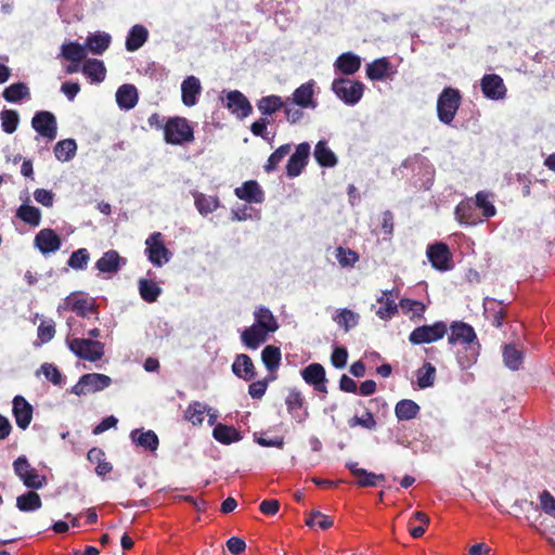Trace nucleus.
Instances as JSON below:
<instances>
[{
    "label": "nucleus",
    "instance_id": "nucleus-1",
    "mask_svg": "<svg viewBox=\"0 0 555 555\" xmlns=\"http://www.w3.org/2000/svg\"><path fill=\"white\" fill-rule=\"evenodd\" d=\"M164 138L171 145H183L194 140V131L184 117H171L164 126Z\"/></svg>",
    "mask_w": 555,
    "mask_h": 555
},
{
    "label": "nucleus",
    "instance_id": "nucleus-2",
    "mask_svg": "<svg viewBox=\"0 0 555 555\" xmlns=\"http://www.w3.org/2000/svg\"><path fill=\"white\" fill-rule=\"evenodd\" d=\"M69 350L79 359L96 362L105 353L104 344L90 338H69L66 339Z\"/></svg>",
    "mask_w": 555,
    "mask_h": 555
},
{
    "label": "nucleus",
    "instance_id": "nucleus-3",
    "mask_svg": "<svg viewBox=\"0 0 555 555\" xmlns=\"http://www.w3.org/2000/svg\"><path fill=\"white\" fill-rule=\"evenodd\" d=\"M364 85L361 81L348 78H335L331 89L334 94L345 104L353 106L360 102L364 93Z\"/></svg>",
    "mask_w": 555,
    "mask_h": 555
},
{
    "label": "nucleus",
    "instance_id": "nucleus-4",
    "mask_svg": "<svg viewBox=\"0 0 555 555\" xmlns=\"http://www.w3.org/2000/svg\"><path fill=\"white\" fill-rule=\"evenodd\" d=\"M461 104V94L457 89L446 88L437 101V114L441 122L450 125Z\"/></svg>",
    "mask_w": 555,
    "mask_h": 555
},
{
    "label": "nucleus",
    "instance_id": "nucleus-5",
    "mask_svg": "<svg viewBox=\"0 0 555 555\" xmlns=\"http://www.w3.org/2000/svg\"><path fill=\"white\" fill-rule=\"evenodd\" d=\"M13 469L24 486L29 489L39 490L46 485V477L39 475L24 455L13 462Z\"/></svg>",
    "mask_w": 555,
    "mask_h": 555
},
{
    "label": "nucleus",
    "instance_id": "nucleus-6",
    "mask_svg": "<svg viewBox=\"0 0 555 555\" xmlns=\"http://www.w3.org/2000/svg\"><path fill=\"white\" fill-rule=\"evenodd\" d=\"M112 384V378L101 373H87L83 374L76 385L70 389V392L76 396H85L90 392L101 391Z\"/></svg>",
    "mask_w": 555,
    "mask_h": 555
},
{
    "label": "nucleus",
    "instance_id": "nucleus-7",
    "mask_svg": "<svg viewBox=\"0 0 555 555\" xmlns=\"http://www.w3.org/2000/svg\"><path fill=\"white\" fill-rule=\"evenodd\" d=\"M447 332V324L443 321H437L431 325L414 328L409 335V340L413 345L430 344L441 339Z\"/></svg>",
    "mask_w": 555,
    "mask_h": 555
},
{
    "label": "nucleus",
    "instance_id": "nucleus-8",
    "mask_svg": "<svg viewBox=\"0 0 555 555\" xmlns=\"http://www.w3.org/2000/svg\"><path fill=\"white\" fill-rule=\"evenodd\" d=\"M145 245V254L153 266L163 267L165 263L169 262L171 253L165 246L160 232L151 234L146 238Z\"/></svg>",
    "mask_w": 555,
    "mask_h": 555
},
{
    "label": "nucleus",
    "instance_id": "nucleus-9",
    "mask_svg": "<svg viewBox=\"0 0 555 555\" xmlns=\"http://www.w3.org/2000/svg\"><path fill=\"white\" fill-rule=\"evenodd\" d=\"M31 127L40 137L48 141L55 140L57 135L56 118L51 112H37L31 119Z\"/></svg>",
    "mask_w": 555,
    "mask_h": 555
},
{
    "label": "nucleus",
    "instance_id": "nucleus-10",
    "mask_svg": "<svg viewBox=\"0 0 555 555\" xmlns=\"http://www.w3.org/2000/svg\"><path fill=\"white\" fill-rule=\"evenodd\" d=\"M366 77L372 81L392 80L397 74V67L388 57H379L366 64Z\"/></svg>",
    "mask_w": 555,
    "mask_h": 555
},
{
    "label": "nucleus",
    "instance_id": "nucleus-11",
    "mask_svg": "<svg viewBox=\"0 0 555 555\" xmlns=\"http://www.w3.org/2000/svg\"><path fill=\"white\" fill-rule=\"evenodd\" d=\"M222 101L224 102V106L240 119L251 114L253 107L248 99L238 90L227 92Z\"/></svg>",
    "mask_w": 555,
    "mask_h": 555
},
{
    "label": "nucleus",
    "instance_id": "nucleus-12",
    "mask_svg": "<svg viewBox=\"0 0 555 555\" xmlns=\"http://www.w3.org/2000/svg\"><path fill=\"white\" fill-rule=\"evenodd\" d=\"M34 245L47 256L56 253L61 248L62 241L54 230L47 228L36 234Z\"/></svg>",
    "mask_w": 555,
    "mask_h": 555
},
{
    "label": "nucleus",
    "instance_id": "nucleus-13",
    "mask_svg": "<svg viewBox=\"0 0 555 555\" xmlns=\"http://www.w3.org/2000/svg\"><path fill=\"white\" fill-rule=\"evenodd\" d=\"M480 87L487 99L499 101L503 100L506 95V87L499 75H485L480 81Z\"/></svg>",
    "mask_w": 555,
    "mask_h": 555
},
{
    "label": "nucleus",
    "instance_id": "nucleus-14",
    "mask_svg": "<svg viewBox=\"0 0 555 555\" xmlns=\"http://www.w3.org/2000/svg\"><path fill=\"white\" fill-rule=\"evenodd\" d=\"M310 155V144L308 142L300 143L293 155H291L286 172L289 178L298 177L308 163Z\"/></svg>",
    "mask_w": 555,
    "mask_h": 555
},
{
    "label": "nucleus",
    "instance_id": "nucleus-15",
    "mask_svg": "<svg viewBox=\"0 0 555 555\" xmlns=\"http://www.w3.org/2000/svg\"><path fill=\"white\" fill-rule=\"evenodd\" d=\"M314 87L315 81L309 80L296 88L289 98L293 104L301 108L314 109L318 106V102L314 99Z\"/></svg>",
    "mask_w": 555,
    "mask_h": 555
},
{
    "label": "nucleus",
    "instance_id": "nucleus-16",
    "mask_svg": "<svg viewBox=\"0 0 555 555\" xmlns=\"http://www.w3.org/2000/svg\"><path fill=\"white\" fill-rule=\"evenodd\" d=\"M451 334L448 337L449 344L467 346L478 343L474 328L464 322H453L450 326Z\"/></svg>",
    "mask_w": 555,
    "mask_h": 555
},
{
    "label": "nucleus",
    "instance_id": "nucleus-17",
    "mask_svg": "<svg viewBox=\"0 0 555 555\" xmlns=\"http://www.w3.org/2000/svg\"><path fill=\"white\" fill-rule=\"evenodd\" d=\"M431 266L439 271L449 270L451 256L448 246L444 243L429 245L426 251Z\"/></svg>",
    "mask_w": 555,
    "mask_h": 555
},
{
    "label": "nucleus",
    "instance_id": "nucleus-18",
    "mask_svg": "<svg viewBox=\"0 0 555 555\" xmlns=\"http://www.w3.org/2000/svg\"><path fill=\"white\" fill-rule=\"evenodd\" d=\"M126 264V259L114 250L105 251L95 262V269L103 274H115Z\"/></svg>",
    "mask_w": 555,
    "mask_h": 555
},
{
    "label": "nucleus",
    "instance_id": "nucleus-19",
    "mask_svg": "<svg viewBox=\"0 0 555 555\" xmlns=\"http://www.w3.org/2000/svg\"><path fill=\"white\" fill-rule=\"evenodd\" d=\"M301 376L307 384L313 386L314 390L323 393L327 392L325 370L321 364H309L301 371Z\"/></svg>",
    "mask_w": 555,
    "mask_h": 555
},
{
    "label": "nucleus",
    "instance_id": "nucleus-20",
    "mask_svg": "<svg viewBox=\"0 0 555 555\" xmlns=\"http://www.w3.org/2000/svg\"><path fill=\"white\" fill-rule=\"evenodd\" d=\"M477 207L474 203V199L467 198L457 204L455 207V219L465 225H476L482 222V219L478 216L476 211Z\"/></svg>",
    "mask_w": 555,
    "mask_h": 555
},
{
    "label": "nucleus",
    "instance_id": "nucleus-21",
    "mask_svg": "<svg viewBox=\"0 0 555 555\" xmlns=\"http://www.w3.org/2000/svg\"><path fill=\"white\" fill-rule=\"evenodd\" d=\"M202 85L197 77L188 76L181 83V100L188 107H193L198 102Z\"/></svg>",
    "mask_w": 555,
    "mask_h": 555
},
{
    "label": "nucleus",
    "instance_id": "nucleus-22",
    "mask_svg": "<svg viewBox=\"0 0 555 555\" xmlns=\"http://www.w3.org/2000/svg\"><path fill=\"white\" fill-rule=\"evenodd\" d=\"M13 415L16 425L25 430L33 420V406L22 396H15L13 399Z\"/></svg>",
    "mask_w": 555,
    "mask_h": 555
},
{
    "label": "nucleus",
    "instance_id": "nucleus-23",
    "mask_svg": "<svg viewBox=\"0 0 555 555\" xmlns=\"http://www.w3.org/2000/svg\"><path fill=\"white\" fill-rule=\"evenodd\" d=\"M269 334V332L253 323L242 332L241 339L246 348L256 350L267 341Z\"/></svg>",
    "mask_w": 555,
    "mask_h": 555
},
{
    "label": "nucleus",
    "instance_id": "nucleus-24",
    "mask_svg": "<svg viewBox=\"0 0 555 555\" xmlns=\"http://www.w3.org/2000/svg\"><path fill=\"white\" fill-rule=\"evenodd\" d=\"M285 404L288 413L297 423H304L308 417V412L304 409V398L300 391L293 389L288 392Z\"/></svg>",
    "mask_w": 555,
    "mask_h": 555
},
{
    "label": "nucleus",
    "instance_id": "nucleus-25",
    "mask_svg": "<svg viewBox=\"0 0 555 555\" xmlns=\"http://www.w3.org/2000/svg\"><path fill=\"white\" fill-rule=\"evenodd\" d=\"M235 195L247 203H262L264 199V194L255 180H249L244 182L241 186L234 190Z\"/></svg>",
    "mask_w": 555,
    "mask_h": 555
},
{
    "label": "nucleus",
    "instance_id": "nucleus-26",
    "mask_svg": "<svg viewBox=\"0 0 555 555\" xmlns=\"http://www.w3.org/2000/svg\"><path fill=\"white\" fill-rule=\"evenodd\" d=\"M362 60L352 52L340 54L334 62V68L343 75L350 76L356 74L361 67Z\"/></svg>",
    "mask_w": 555,
    "mask_h": 555
},
{
    "label": "nucleus",
    "instance_id": "nucleus-27",
    "mask_svg": "<svg viewBox=\"0 0 555 555\" xmlns=\"http://www.w3.org/2000/svg\"><path fill=\"white\" fill-rule=\"evenodd\" d=\"M380 307L376 310V315L384 321L392 319L398 312V305L393 297V291H383L377 297Z\"/></svg>",
    "mask_w": 555,
    "mask_h": 555
},
{
    "label": "nucleus",
    "instance_id": "nucleus-28",
    "mask_svg": "<svg viewBox=\"0 0 555 555\" xmlns=\"http://www.w3.org/2000/svg\"><path fill=\"white\" fill-rule=\"evenodd\" d=\"M130 439L134 444L149 451H156L159 444L157 435L151 429H133L130 433Z\"/></svg>",
    "mask_w": 555,
    "mask_h": 555
},
{
    "label": "nucleus",
    "instance_id": "nucleus-29",
    "mask_svg": "<svg viewBox=\"0 0 555 555\" xmlns=\"http://www.w3.org/2000/svg\"><path fill=\"white\" fill-rule=\"evenodd\" d=\"M254 323L270 334L276 332L279 328L278 320L271 310L263 306L254 311Z\"/></svg>",
    "mask_w": 555,
    "mask_h": 555
},
{
    "label": "nucleus",
    "instance_id": "nucleus-30",
    "mask_svg": "<svg viewBox=\"0 0 555 555\" xmlns=\"http://www.w3.org/2000/svg\"><path fill=\"white\" fill-rule=\"evenodd\" d=\"M138 91L133 85H122L116 92V102L121 109L129 111L138 103Z\"/></svg>",
    "mask_w": 555,
    "mask_h": 555
},
{
    "label": "nucleus",
    "instance_id": "nucleus-31",
    "mask_svg": "<svg viewBox=\"0 0 555 555\" xmlns=\"http://www.w3.org/2000/svg\"><path fill=\"white\" fill-rule=\"evenodd\" d=\"M233 373L244 380H251L255 377V367L253 361L247 354H238L233 364H232Z\"/></svg>",
    "mask_w": 555,
    "mask_h": 555
},
{
    "label": "nucleus",
    "instance_id": "nucleus-32",
    "mask_svg": "<svg viewBox=\"0 0 555 555\" xmlns=\"http://www.w3.org/2000/svg\"><path fill=\"white\" fill-rule=\"evenodd\" d=\"M112 37L104 31H96L87 37L86 48L93 54H103L109 47Z\"/></svg>",
    "mask_w": 555,
    "mask_h": 555
},
{
    "label": "nucleus",
    "instance_id": "nucleus-33",
    "mask_svg": "<svg viewBox=\"0 0 555 555\" xmlns=\"http://www.w3.org/2000/svg\"><path fill=\"white\" fill-rule=\"evenodd\" d=\"M149 38V30L143 25L137 24L131 27L126 38L127 51L133 52L140 49Z\"/></svg>",
    "mask_w": 555,
    "mask_h": 555
},
{
    "label": "nucleus",
    "instance_id": "nucleus-34",
    "mask_svg": "<svg viewBox=\"0 0 555 555\" xmlns=\"http://www.w3.org/2000/svg\"><path fill=\"white\" fill-rule=\"evenodd\" d=\"M193 198L195 207L202 216L214 212L220 206V201L217 196L206 195L195 191L193 192Z\"/></svg>",
    "mask_w": 555,
    "mask_h": 555
},
{
    "label": "nucleus",
    "instance_id": "nucleus-35",
    "mask_svg": "<svg viewBox=\"0 0 555 555\" xmlns=\"http://www.w3.org/2000/svg\"><path fill=\"white\" fill-rule=\"evenodd\" d=\"M2 96L9 103H18L23 100H29L30 91L25 82H16L5 88Z\"/></svg>",
    "mask_w": 555,
    "mask_h": 555
},
{
    "label": "nucleus",
    "instance_id": "nucleus-36",
    "mask_svg": "<svg viewBox=\"0 0 555 555\" xmlns=\"http://www.w3.org/2000/svg\"><path fill=\"white\" fill-rule=\"evenodd\" d=\"M81 70L92 82H102L105 79L106 69L104 63L100 60H87Z\"/></svg>",
    "mask_w": 555,
    "mask_h": 555
},
{
    "label": "nucleus",
    "instance_id": "nucleus-37",
    "mask_svg": "<svg viewBox=\"0 0 555 555\" xmlns=\"http://www.w3.org/2000/svg\"><path fill=\"white\" fill-rule=\"evenodd\" d=\"M212 437L223 444H231L242 439L240 431H237L233 426H228L224 424L215 425Z\"/></svg>",
    "mask_w": 555,
    "mask_h": 555
},
{
    "label": "nucleus",
    "instance_id": "nucleus-38",
    "mask_svg": "<svg viewBox=\"0 0 555 555\" xmlns=\"http://www.w3.org/2000/svg\"><path fill=\"white\" fill-rule=\"evenodd\" d=\"M420 405L410 399H402L395 406V414L399 421H411L420 413Z\"/></svg>",
    "mask_w": 555,
    "mask_h": 555
},
{
    "label": "nucleus",
    "instance_id": "nucleus-39",
    "mask_svg": "<svg viewBox=\"0 0 555 555\" xmlns=\"http://www.w3.org/2000/svg\"><path fill=\"white\" fill-rule=\"evenodd\" d=\"M359 319L358 313L347 308L337 309L333 315V321L346 332L356 327L359 323Z\"/></svg>",
    "mask_w": 555,
    "mask_h": 555
},
{
    "label": "nucleus",
    "instance_id": "nucleus-40",
    "mask_svg": "<svg viewBox=\"0 0 555 555\" xmlns=\"http://www.w3.org/2000/svg\"><path fill=\"white\" fill-rule=\"evenodd\" d=\"M42 506L40 495L35 491H28L16 498V507L24 513L38 511Z\"/></svg>",
    "mask_w": 555,
    "mask_h": 555
},
{
    "label": "nucleus",
    "instance_id": "nucleus-41",
    "mask_svg": "<svg viewBox=\"0 0 555 555\" xmlns=\"http://www.w3.org/2000/svg\"><path fill=\"white\" fill-rule=\"evenodd\" d=\"M86 44L66 42L62 44L61 55L72 63H80L87 56Z\"/></svg>",
    "mask_w": 555,
    "mask_h": 555
},
{
    "label": "nucleus",
    "instance_id": "nucleus-42",
    "mask_svg": "<svg viewBox=\"0 0 555 555\" xmlns=\"http://www.w3.org/2000/svg\"><path fill=\"white\" fill-rule=\"evenodd\" d=\"M77 152V143L74 139H64L54 146V155L59 162L65 163L73 159Z\"/></svg>",
    "mask_w": 555,
    "mask_h": 555
},
{
    "label": "nucleus",
    "instance_id": "nucleus-43",
    "mask_svg": "<svg viewBox=\"0 0 555 555\" xmlns=\"http://www.w3.org/2000/svg\"><path fill=\"white\" fill-rule=\"evenodd\" d=\"M61 309H69L76 312L77 315L85 318L91 312L92 306L87 299L77 298L72 295L66 298L63 305L59 306V310Z\"/></svg>",
    "mask_w": 555,
    "mask_h": 555
},
{
    "label": "nucleus",
    "instance_id": "nucleus-44",
    "mask_svg": "<svg viewBox=\"0 0 555 555\" xmlns=\"http://www.w3.org/2000/svg\"><path fill=\"white\" fill-rule=\"evenodd\" d=\"M478 356V343L462 346V349L457 351V362L462 369H468L477 361Z\"/></svg>",
    "mask_w": 555,
    "mask_h": 555
},
{
    "label": "nucleus",
    "instance_id": "nucleus-45",
    "mask_svg": "<svg viewBox=\"0 0 555 555\" xmlns=\"http://www.w3.org/2000/svg\"><path fill=\"white\" fill-rule=\"evenodd\" d=\"M284 100L279 96V95H267V96H262L258 102H257V108L259 109V112L262 114V115H272L274 114L275 112L280 111V109H283V106H284Z\"/></svg>",
    "mask_w": 555,
    "mask_h": 555
},
{
    "label": "nucleus",
    "instance_id": "nucleus-46",
    "mask_svg": "<svg viewBox=\"0 0 555 555\" xmlns=\"http://www.w3.org/2000/svg\"><path fill=\"white\" fill-rule=\"evenodd\" d=\"M139 293L146 302H155L162 294V288L152 280L141 279L139 281Z\"/></svg>",
    "mask_w": 555,
    "mask_h": 555
},
{
    "label": "nucleus",
    "instance_id": "nucleus-47",
    "mask_svg": "<svg viewBox=\"0 0 555 555\" xmlns=\"http://www.w3.org/2000/svg\"><path fill=\"white\" fill-rule=\"evenodd\" d=\"M206 411H208V405L206 403L201 401H193L188 405L184 417L194 426H199L204 422V415Z\"/></svg>",
    "mask_w": 555,
    "mask_h": 555
},
{
    "label": "nucleus",
    "instance_id": "nucleus-48",
    "mask_svg": "<svg viewBox=\"0 0 555 555\" xmlns=\"http://www.w3.org/2000/svg\"><path fill=\"white\" fill-rule=\"evenodd\" d=\"M314 158L323 167H333L337 158L325 141H319L314 149Z\"/></svg>",
    "mask_w": 555,
    "mask_h": 555
},
{
    "label": "nucleus",
    "instance_id": "nucleus-49",
    "mask_svg": "<svg viewBox=\"0 0 555 555\" xmlns=\"http://www.w3.org/2000/svg\"><path fill=\"white\" fill-rule=\"evenodd\" d=\"M16 217L31 227H38L41 222L40 209L28 204H23L18 207Z\"/></svg>",
    "mask_w": 555,
    "mask_h": 555
},
{
    "label": "nucleus",
    "instance_id": "nucleus-50",
    "mask_svg": "<svg viewBox=\"0 0 555 555\" xmlns=\"http://www.w3.org/2000/svg\"><path fill=\"white\" fill-rule=\"evenodd\" d=\"M503 360L506 367L516 371L522 364V351L517 349L514 345H505L503 349Z\"/></svg>",
    "mask_w": 555,
    "mask_h": 555
},
{
    "label": "nucleus",
    "instance_id": "nucleus-51",
    "mask_svg": "<svg viewBox=\"0 0 555 555\" xmlns=\"http://www.w3.org/2000/svg\"><path fill=\"white\" fill-rule=\"evenodd\" d=\"M476 207L481 210L485 218H491L495 216L496 208L493 205V198L490 193L480 191L476 194L474 201Z\"/></svg>",
    "mask_w": 555,
    "mask_h": 555
},
{
    "label": "nucleus",
    "instance_id": "nucleus-52",
    "mask_svg": "<svg viewBox=\"0 0 555 555\" xmlns=\"http://www.w3.org/2000/svg\"><path fill=\"white\" fill-rule=\"evenodd\" d=\"M416 379L417 386L421 389L431 387L436 379V367L431 363L425 362L423 366L416 371Z\"/></svg>",
    "mask_w": 555,
    "mask_h": 555
},
{
    "label": "nucleus",
    "instance_id": "nucleus-53",
    "mask_svg": "<svg viewBox=\"0 0 555 555\" xmlns=\"http://www.w3.org/2000/svg\"><path fill=\"white\" fill-rule=\"evenodd\" d=\"M90 261V253L82 247L72 253L67 260V266L76 271L86 270Z\"/></svg>",
    "mask_w": 555,
    "mask_h": 555
},
{
    "label": "nucleus",
    "instance_id": "nucleus-54",
    "mask_svg": "<svg viewBox=\"0 0 555 555\" xmlns=\"http://www.w3.org/2000/svg\"><path fill=\"white\" fill-rule=\"evenodd\" d=\"M500 306L501 302H496L494 299H487L485 302V313L495 327H501L503 324L504 311Z\"/></svg>",
    "mask_w": 555,
    "mask_h": 555
},
{
    "label": "nucleus",
    "instance_id": "nucleus-55",
    "mask_svg": "<svg viewBox=\"0 0 555 555\" xmlns=\"http://www.w3.org/2000/svg\"><path fill=\"white\" fill-rule=\"evenodd\" d=\"M261 359L269 371L276 370L281 362L280 348L271 345L266 346L261 352Z\"/></svg>",
    "mask_w": 555,
    "mask_h": 555
},
{
    "label": "nucleus",
    "instance_id": "nucleus-56",
    "mask_svg": "<svg viewBox=\"0 0 555 555\" xmlns=\"http://www.w3.org/2000/svg\"><path fill=\"white\" fill-rule=\"evenodd\" d=\"M335 257L341 268H352L359 261V255L350 248L338 246Z\"/></svg>",
    "mask_w": 555,
    "mask_h": 555
},
{
    "label": "nucleus",
    "instance_id": "nucleus-57",
    "mask_svg": "<svg viewBox=\"0 0 555 555\" xmlns=\"http://www.w3.org/2000/svg\"><path fill=\"white\" fill-rule=\"evenodd\" d=\"M1 128L5 133H13L16 131L20 116L16 111L13 109H3L0 113Z\"/></svg>",
    "mask_w": 555,
    "mask_h": 555
},
{
    "label": "nucleus",
    "instance_id": "nucleus-58",
    "mask_svg": "<svg viewBox=\"0 0 555 555\" xmlns=\"http://www.w3.org/2000/svg\"><path fill=\"white\" fill-rule=\"evenodd\" d=\"M291 149V144H283L276 149L268 158L267 164L264 165V170L267 172L275 170L279 164L289 154Z\"/></svg>",
    "mask_w": 555,
    "mask_h": 555
},
{
    "label": "nucleus",
    "instance_id": "nucleus-59",
    "mask_svg": "<svg viewBox=\"0 0 555 555\" xmlns=\"http://www.w3.org/2000/svg\"><path fill=\"white\" fill-rule=\"evenodd\" d=\"M399 306L404 313H411V318H421L426 310L423 302L410 298H402Z\"/></svg>",
    "mask_w": 555,
    "mask_h": 555
},
{
    "label": "nucleus",
    "instance_id": "nucleus-60",
    "mask_svg": "<svg viewBox=\"0 0 555 555\" xmlns=\"http://www.w3.org/2000/svg\"><path fill=\"white\" fill-rule=\"evenodd\" d=\"M304 108L293 104L289 98H287L284 102L283 111L286 117V120L291 124H296L300 121L304 117Z\"/></svg>",
    "mask_w": 555,
    "mask_h": 555
},
{
    "label": "nucleus",
    "instance_id": "nucleus-61",
    "mask_svg": "<svg viewBox=\"0 0 555 555\" xmlns=\"http://www.w3.org/2000/svg\"><path fill=\"white\" fill-rule=\"evenodd\" d=\"M348 425L353 428L357 426L366 428V429H374L376 427V421L373 416V414L369 411H366L362 416H353L348 421Z\"/></svg>",
    "mask_w": 555,
    "mask_h": 555
},
{
    "label": "nucleus",
    "instance_id": "nucleus-62",
    "mask_svg": "<svg viewBox=\"0 0 555 555\" xmlns=\"http://www.w3.org/2000/svg\"><path fill=\"white\" fill-rule=\"evenodd\" d=\"M358 476L357 483L360 487H374L377 485V481L385 480L384 475H377L371 472H367L366 469H361V472H357Z\"/></svg>",
    "mask_w": 555,
    "mask_h": 555
},
{
    "label": "nucleus",
    "instance_id": "nucleus-63",
    "mask_svg": "<svg viewBox=\"0 0 555 555\" xmlns=\"http://www.w3.org/2000/svg\"><path fill=\"white\" fill-rule=\"evenodd\" d=\"M41 373L44 377L50 380L53 385L60 386L63 383V377L59 369L51 363H43L40 367Z\"/></svg>",
    "mask_w": 555,
    "mask_h": 555
},
{
    "label": "nucleus",
    "instance_id": "nucleus-64",
    "mask_svg": "<svg viewBox=\"0 0 555 555\" xmlns=\"http://www.w3.org/2000/svg\"><path fill=\"white\" fill-rule=\"evenodd\" d=\"M541 508L555 518V498L546 490L540 494Z\"/></svg>",
    "mask_w": 555,
    "mask_h": 555
}]
</instances>
